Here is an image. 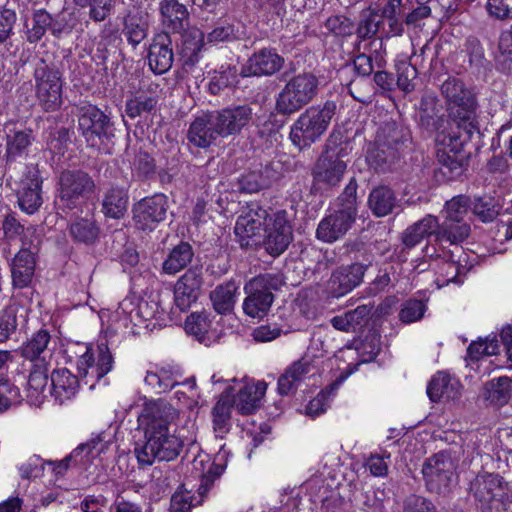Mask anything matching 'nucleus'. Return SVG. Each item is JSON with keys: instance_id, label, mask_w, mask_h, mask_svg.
Returning <instances> with one entry per match:
<instances>
[{"instance_id": "obj_57", "label": "nucleus", "mask_w": 512, "mask_h": 512, "mask_svg": "<svg viewBox=\"0 0 512 512\" xmlns=\"http://www.w3.org/2000/svg\"><path fill=\"white\" fill-rule=\"evenodd\" d=\"M48 366L47 359L41 358L37 362H32L30 374L28 377V385L35 391H41L48 382Z\"/></svg>"}, {"instance_id": "obj_55", "label": "nucleus", "mask_w": 512, "mask_h": 512, "mask_svg": "<svg viewBox=\"0 0 512 512\" xmlns=\"http://www.w3.org/2000/svg\"><path fill=\"white\" fill-rule=\"evenodd\" d=\"M427 310L426 303L418 299H408L402 304L399 319L403 323H413L423 318Z\"/></svg>"}, {"instance_id": "obj_32", "label": "nucleus", "mask_w": 512, "mask_h": 512, "mask_svg": "<svg viewBox=\"0 0 512 512\" xmlns=\"http://www.w3.org/2000/svg\"><path fill=\"white\" fill-rule=\"evenodd\" d=\"M482 395L490 406L501 408L507 405L512 396V378L500 376L487 381Z\"/></svg>"}, {"instance_id": "obj_21", "label": "nucleus", "mask_w": 512, "mask_h": 512, "mask_svg": "<svg viewBox=\"0 0 512 512\" xmlns=\"http://www.w3.org/2000/svg\"><path fill=\"white\" fill-rule=\"evenodd\" d=\"M284 65V58L274 49L262 48L254 52L242 70L243 76H271Z\"/></svg>"}, {"instance_id": "obj_42", "label": "nucleus", "mask_w": 512, "mask_h": 512, "mask_svg": "<svg viewBox=\"0 0 512 512\" xmlns=\"http://www.w3.org/2000/svg\"><path fill=\"white\" fill-rule=\"evenodd\" d=\"M399 158L391 148L382 146L376 140L369 144L366 161L370 168L376 172L389 171Z\"/></svg>"}, {"instance_id": "obj_27", "label": "nucleus", "mask_w": 512, "mask_h": 512, "mask_svg": "<svg viewBox=\"0 0 512 512\" xmlns=\"http://www.w3.org/2000/svg\"><path fill=\"white\" fill-rule=\"evenodd\" d=\"M149 14L138 10L134 13L129 12L123 19L122 34L128 44L136 49L137 46L147 38L149 33Z\"/></svg>"}, {"instance_id": "obj_15", "label": "nucleus", "mask_w": 512, "mask_h": 512, "mask_svg": "<svg viewBox=\"0 0 512 512\" xmlns=\"http://www.w3.org/2000/svg\"><path fill=\"white\" fill-rule=\"evenodd\" d=\"M270 222L264 229V235H261L260 245L268 254L277 257L288 248L293 239V231L284 210L276 212Z\"/></svg>"}, {"instance_id": "obj_33", "label": "nucleus", "mask_w": 512, "mask_h": 512, "mask_svg": "<svg viewBox=\"0 0 512 512\" xmlns=\"http://www.w3.org/2000/svg\"><path fill=\"white\" fill-rule=\"evenodd\" d=\"M80 383L78 376L66 368L54 370L51 374L52 394L61 404L76 395Z\"/></svg>"}, {"instance_id": "obj_41", "label": "nucleus", "mask_w": 512, "mask_h": 512, "mask_svg": "<svg viewBox=\"0 0 512 512\" xmlns=\"http://www.w3.org/2000/svg\"><path fill=\"white\" fill-rule=\"evenodd\" d=\"M69 233L75 242L91 246L99 241L101 229L94 217L77 218L70 224Z\"/></svg>"}, {"instance_id": "obj_23", "label": "nucleus", "mask_w": 512, "mask_h": 512, "mask_svg": "<svg viewBox=\"0 0 512 512\" xmlns=\"http://www.w3.org/2000/svg\"><path fill=\"white\" fill-rule=\"evenodd\" d=\"M35 266V253L28 248H21L10 264L12 286L16 289L28 287L32 282Z\"/></svg>"}, {"instance_id": "obj_47", "label": "nucleus", "mask_w": 512, "mask_h": 512, "mask_svg": "<svg viewBox=\"0 0 512 512\" xmlns=\"http://www.w3.org/2000/svg\"><path fill=\"white\" fill-rule=\"evenodd\" d=\"M51 14L45 9H34L31 17V25H27L26 40L30 44L38 43L49 30Z\"/></svg>"}, {"instance_id": "obj_4", "label": "nucleus", "mask_w": 512, "mask_h": 512, "mask_svg": "<svg viewBox=\"0 0 512 512\" xmlns=\"http://www.w3.org/2000/svg\"><path fill=\"white\" fill-rule=\"evenodd\" d=\"M284 284V277L279 273L260 274L250 279L244 287V313L252 318L266 316L275 299L274 291L280 290Z\"/></svg>"}, {"instance_id": "obj_25", "label": "nucleus", "mask_w": 512, "mask_h": 512, "mask_svg": "<svg viewBox=\"0 0 512 512\" xmlns=\"http://www.w3.org/2000/svg\"><path fill=\"white\" fill-rule=\"evenodd\" d=\"M440 111L437 96L431 92H425L417 106L418 124L428 132L440 130L445 121L444 116L440 115Z\"/></svg>"}, {"instance_id": "obj_20", "label": "nucleus", "mask_w": 512, "mask_h": 512, "mask_svg": "<svg viewBox=\"0 0 512 512\" xmlns=\"http://www.w3.org/2000/svg\"><path fill=\"white\" fill-rule=\"evenodd\" d=\"M42 179L36 168L29 169L20 182L17 192L18 204L22 211L33 214L43 203L41 194Z\"/></svg>"}, {"instance_id": "obj_22", "label": "nucleus", "mask_w": 512, "mask_h": 512, "mask_svg": "<svg viewBox=\"0 0 512 512\" xmlns=\"http://www.w3.org/2000/svg\"><path fill=\"white\" fill-rule=\"evenodd\" d=\"M366 268L367 266L360 263L337 268L329 280L332 295L339 298L352 291L362 282Z\"/></svg>"}, {"instance_id": "obj_12", "label": "nucleus", "mask_w": 512, "mask_h": 512, "mask_svg": "<svg viewBox=\"0 0 512 512\" xmlns=\"http://www.w3.org/2000/svg\"><path fill=\"white\" fill-rule=\"evenodd\" d=\"M470 492L484 512L498 511L506 495V484L498 474L480 473L471 481Z\"/></svg>"}, {"instance_id": "obj_6", "label": "nucleus", "mask_w": 512, "mask_h": 512, "mask_svg": "<svg viewBox=\"0 0 512 512\" xmlns=\"http://www.w3.org/2000/svg\"><path fill=\"white\" fill-rule=\"evenodd\" d=\"M78 129L86 142L95 146L98 141H110L115 136V125L110 113L96 105L85 104L77 108Z\"/></svg>"}, {"instance_id": "obj_8", "label": "nucleus", "mask_w": 512, "mask_h": 512, "mask_svg": "<svg viewBox=\"0 0 512 512\" xmlns=\"http://www.w3.org/2000/svg\"><path fill=\"white\" fill-rule=\"evenodd\" d=\"M268 211L259 203L252 202L247 205L242 214L238 217L234 232L243 249L257 248L261 243L262 231L269 226Z\"/></svg>"}, {"instance_id": "obj_37", "label": "nucleus", "mask_w": 512, "mask_h": 512, "mask_svg": "<svg viewBox=\"0 0 512 512\" xmlns=\"http://www.w3.org/2000/svg\"><path fill=\"white\" fill-rule=\"evenodd\" d=\"M411 136L407 128L396 123H386L377 132L376 141L382 146L393 149L396 156L400 157V151L410 141Z\"/></svg>"}, {"instance_id": "obj_44", "label": "nucleus", "mask_w": 512, "mask_h": 512, "mask_svg": "<svg viewBox=\"0 0 512 512\" xmlns=\"http://www.w3.org/2000/svg\"><path fill=\"white\" fill-rule=\"evenodd\" d=\"M50 340V333L45 329H40L21 346L20 355L31 362H37L41 358L46 359Z\"/></svg>"}, {"instance_id": "obj_3", "label": "nucleus", "mask_w": 512, "mask_h": 512, "mask_svg": "<svg viewBox=\"0 0 512 512\" xmlns=\"http://www.w3.org/2000/svg\"><path fill=\"white\" fill-rule=\"evenodd\" d=\"M335 113L334 101L307 108L291 126L289 138L293 145L303 149L318 141L326 132Z\"/></svg>"}, {"instance_id": "obj_54", "label": "nucleus", "mask_w": 512, "mask_h": 512, "mask_svg": "<svg viewBox=\"0 0 512 512\" xmlns=\"http://www.w3.org/2000/svg\"><path fill=\"white\" fill-rule=\"evenodd\" d=\"M210 328V321L206 312L192 313L185 321V330L194 335L199 341H203Z\"/></svg>"}, {"instance_id": "obj_17", "label": "nucleus", "mask_w": 512, "mask_h": 512, "mask_svg": "<svg viewBox=\"0 0 512 512\" xmlns=\"http://www.w3.org/2000/svg\"><path fill=\"white\" fill-rule=\"evenodd\" d=\"M221 132V138L239 134L253 119V110L250 105H233L221 110L213 111Z\"/></svg>"}, {"instance_id": "obj_56", "label": "nucleus", "mask_w": 512, "mask_h": 512, "mask_svg": "<svg viewBox=\"0 0 512 512\" xmlns=\"http://www.w3.org/2000/svg\"><path fill=\"white\" fill-rule=\"evenodd\" d=\"M471 205V200L466 195H458L447 201L445 204V218L464 221V217Z\"/></svg>"}, {"instance_id": "obj_58", "label": "nucleus", "mask_w": 512, "mask_h": 512, "mask_svg": "<svg viewBox=\"0 0 512 512\" xmlns=\"http://www.w3.org/2000/svg\"><path fill=\"white\" fill-rule=\"evenodd\" d=\"M145 384L157 394L165 393L175 386V381L166 371L155 373L148 371L145 376Z\"/></svg>"}, {"instance_id": "obj_29", "label": "nucleus", "mask_w": 512, "mask_h": 512, "mask_svg": "<svg viewBox=\"0 0 512 512\" xmlns=\"http://www.w3.org/2000/svg\"><path fill=\"white\" fill-rule=\"evenodd\" d=\"M437 170L435 177L438 181L446 182L458 179L466 170V157L464 154H448L436 150Z\"/></svg>"}, {"instance_id": "obj_53", "label": "nucleus", "mask_w": 512, "mask_h": 512, "mask_svg": "<svg viewBox=\"0 0 512 512\" xmlns=\"http://www.w3.org/2000/svg\"><path fill=\"white\" fill-rule=\"evenodd\" d=\"M472 210L482 222H491L499 214V206L495 199L488 196L475 198Z\"/></svg>"}, {"instance_id": "obj_30", "label": "nucleus", "mask_w": 512, "mask_h": 512, "mask_svg": "<svg viewBox=\"0 0 512 512\" xmlns=\"http://www.w3.org/2000/svg\"><path fill=\"white\" fill-rule=\"evenodd\" d=\"M312 370L311 362L301 358L288 366L284 373L280 375L277 384V391L281 396H287L294 393L297 386Z\"/></svg>"}, {"instance_id": "obj_60", "label": "nucleus", "mask_w": 512, "mask_h": 512, "mask_svg": "<svg viewBox=\"0 0 512 512\" xmlns=\"http://www.w3.org/2000/svg\"><path fill=\"white\" fill-rule=\"evenodd\" d=\"M206 42L218 44L221 42H231L238 38L237 30L231 23L223 22L215 26L206 36Z\"/></svg>"}, {"instance_id": "obj_36", "label": "nucleus", "mask_w": 512, "mask_h": 512, "mask_svg": "<svg viewBox=\"0 0 512 512\" xmlns=\"http://www.w3.org/2000/svg\"><path fill=\"white\" fill-rule=\"evenodd\" d=\"M367 203L374 216L385 217L397 205L396 193L389 186H376L370 191Z\"/></svg>"}, {"instance_id": "obj_43", "label": "nucleus", "mask_w": 512, "mask_h": 512, "mask_svg": "<svg viewBox=\"0 0 512 512\" xmlns=\"http://www.w3.org/2000/svg\"><path fill=\"white\" fill-rule=\"evenodd\" d=\"M128 196L124 189L109 188L102 200V212L106 217L120 219L127 211Z\"/></svg>"}, {"instance_id": "obj_35", "label": "nucleus", "mask_w": 512, "mask_h": 512, "mask_svg": "<svg viewBox=\"0 0 512 512\" xmlns=\"http://www.w3.org/2000/svg\"><path fill=\"white\" fill-rule=\"evenodd\" d=\"M181 56L184 66L193 67L200 58L201 52L205 47L206 38L204 33L197 28L184 30L182 33Z\"/></svg>"}, {"instance_id": "obj_46", "label": "nucleus", "mask_w": 512, "mask_h": 512, "mask_svg": "<svg viewBox=\"0 0 512 512\" xmlns=\"http://www.w3.org/2000/svg\"><path fill=\"white\" fill-rule=\"evenodd\" d=\"M252 121L255 135L270 143L277 140V135L283 127V122L273 113L256 116Z\"/></svg>"}, {"instance_id": "obj_40", "label": "nucleus", "mask_w": 512, "mask_h": 512, "mask_svg": "<svg viewBox=\"0 0 512 512\" xmlns=\"http://www.w3.org/2000/svg\"><path fill=\"white\" fill-rule=\"evenodd\" d=\"M459 383L452 382L445 372H438L432 377L427 386V395L432 402L455 399L459 396Z\"/></svg>"}, {"instance_id": "obj_51", "label": "nucleus", "mask_w": 512, "mask_h": 512, "mask_svg": "<svg viewBox=\"0 0 512 512\" xmlns=\"http://www.w3.org/2000/svg\"><path fill=\"white\" fill-rule=\"evenodd\" d=\"M468 58L470 68L474 71L480 72L488 64L485 58L484 49L480 41L476 37H469L466 39L464 48L462 50Z\"/></svg>"}, {"instance_id": "obj_45", "label": "nucleus", "mask_w": 512, "mask_h": 512, "mask_svg": "<svg viewBox=\"0 0 512 512\" xmlns=\"http://www.w3.org/2000/svg\"><path fill=\"white\" fill-rule=\"evenodd\" d=\"M33 136L31 131L27 130H10L6 135V153L5 159L7 163H12L20 157L30 146Z\"/></svg>"}, {"instance_id": "obj_48", "label": "nucleus", "mask_w": 512, "mask_h": 512, "mask_svg": "<svg viewBox=\"0 0 512 512\" xmlns=\"http://www.w3.org/2000/svg\"><path fill=\"white\" fill-rule=\"evenodd\" d=\"M98 348V360L96 363L94 361L93 364L89 366L87 373V379L90 380V383L88 384L90 388H93L95 384L112 369L113 366V357L107 345L101 344Z\"/></svg>"}, {"instance_id": "obj_24", "label": "nucleus", "mask_w": 512, "mask_h": 512, "mask_svg": "<svg viewBox=\"0 0 512 512\" xmlns=\"http://www.w3.org/2000/svg\"><path fill=\"white\" fill-rule=\"evenodd\" d=\"M159 12L164 27L174 34L182 33L189 26L190 13L179 0H161Z\"/></svg>"}, {"instance_id": "obj_2", "label": "nucleus", "mask_w": 512, "mask_h": 512, "mask_svg": "<svg viewBox=\"0 0 512 512\" xmlns=\"http://www.w3.org/2000/svg\"><path fill=\"white\" fill-rule=\"evenodd\" d=\"M285 85L275 99L274 109L278 115L289 117L308 105L319 90L318 78L310 72H303L288 78L284 71L280 77Z\"/></svg>"}, {"instance_id": "obj_26", "label": "nucleus", "mask_w": 512, "mask_h": 512, "mask_svg": "<svg viewBox=\"0 0 512 512\" xmlns=\"http://www.w3.org/2000/svg\"><path fill=\"white\" fill-rule=\"evenodd\" d=\"M443 258L446 260L442 263L441 273L445 277V281L459 283L460 276L466 273L472 267L469 261V255L464 251L463 247H456L453 250L443 251Z\"/></svg>"}, {"instance_id": "obj_50", "label": "nucleus", "mask_w": 512, "mask_h": 512, "mask_svg": "<svg viewBox=\"0 0 512 512\" xmlns=\"http://www.w3.org/2000/svg\"><path fill=\"white\" fill-rule=\"evenodd\" d=\"M19 309L16 303H10L0 311V342H6L16 332Z\"/></svg>"}, {"instance_id": "obj_59", "label": "nucleus", "mask_w": 512, "mask_h": 512, "mask_svg": "<svg viewBox=\"0 0 512 512\" xmlns=\"http://www.w3.org/2000/svg\"><path fill=\"white\" fill-rule=\"evenodd\" d=\"M17 13L7 6H0V44L6 43L14 35Z\"/></svg>"}, {"instance_id": "obj_9", "label": "nucleus", "mask_w": 512, "mask_h": 512, "mask_svg": "<svg viewBox=\"0 0 512 512\" xmlns=\"http://www.w3.org/2000/svg\"><path fill=\"white\" fill-rule=\"evenodd\" d=\"M341 139V134H331L326 147L327 150L318 158L313 169V188L329 189L335 187L341 181L346 170V163L339 158V154L331 153V145H336Z\"/></svg>"}, {"instance_id": "obj_1", "label": "nucleus", "mask_w": 512, "mask_h": 512, "mask_svg": "<svg viewBox=\"0 0 512 512\" xmlns=\"http://www.w3.org/2000/svg\"><path fill=\"white\" fill-rule=\"evenodd\" d=\"M176 418L175 409L162 400L144 404L138 417L143 440L136 443L134 453L140 465L150 466L157 461H174L183 450V440L171 430Z\"/></svg>"}, {"instance_id": "obj_14", "label": "nucleus", "mask_w": 512, "mask_h": 512, "mask_svg": "<svg viewBox=\"0 0 512 512\" xmlns=\"http://www.w3.org/2000/svg\"><path fill=\"white\" fill-rule=\"evenodd\" d=\"M358 210L348 205L337 207L327 214L318 224L316 237L326 243L342 238L356 221Z\"/></svg>"}, {"instance_id": "obj_7", "label": "nucleus", "mask_w": 512, "mask_h": 512, "mask_svg": "<svg viewBox=\"0 0 512 512\" xmlns=\"http://www.w3.org/2000/svg\"><path fill=\"white\" fill-rule=\"evenodd\" d=\"M35 93L45 111H56L62 105L61 73L40 59L34 69Z\"/></svg>"}, {"instance_id": "obj_34", "label": "nucleus", "mask_w": 512, "mask_h": 512, "mask_svg": "<svg viewBox=\"0 0 512 512\" xmlns=\"http://www.w3.org/2000/svg\"><path fill=\"white\" fill-rule=\"evenodd\" d=\"M471 232L470 225L465 221L444 219L439 222V230L437 233V244L443 249L444 244L461 247L460 244L466 240Z\"/></svg>"}, {"instance_id": "obj_10", "label": "nucleus", "mask_w": 512, "mask_h": 512, "mask_svg": "<svg viewBox=\"0 0 512 512\" xmlns=\"http://www.w3.org/2000/svg\"><path fill=\"white\" fill-rule=\"evenodd\" d=\"M440 90L452 119H476V99L459 78L448 77Z\"/></svg>"}, {"instance_id": "obj_62", "label": "nucleus", "mask_w": 512, "mask_h": 512, "mask_svg": "<svg viewBox=\"0 0 512 512\" xmlns=\"http://www.w3.org/2000/svg\"><path fill=\"white\" fill-rule=\"evenodd\" d=\"M325 28L336 36H349L354 31V25L349 18L342 15L329 17L325 22Z\"/></svg>"}, {"instance_id": "obj_31", "label": "nucleus", "mask_w": 512, "mask_h": 512, "mask_svg": "<svg viewBox=\"0 0 512 512\" xmlns=\"http://www.w3.org/2000/svg\"><path fill=\"white\" fill-rule=\"evenodd\" d=\"M276 171L272 164L265 165L262 169L243 173L237 179V187L240 192L256 193L267 188L276 179Z\"/></svg>"}, {"instance_id": "obj_52", "label": "nucleus", "mask_w": 512, "mask_h": 512, "mask_svg": "<svg viewBox=\"0 0 512 512\" xmlns=\"http://www.w3.org/2000/svg\"><path fill=\"white\" fill-rule=\"evenodd\" d=\"M158 99L155 96L139 95L126 101V115L132 119L155 110Z\"/></svg>"}, {"instance_id": "obj_63", "label": "nucleus", "mask_w": 512, "mask_h": 512, "mask_svg": "<svg viewBox=\"0 0 512 512\" xmlns=\"http://www.w3.org/2000/svg\"><path fill=\"white\" fill-rule=\"evenodd\" d=\"M133 167L141 178H148L155 173L156 164L152 156L146 151L140 150L134 158Z\"/></svg>"}, {"instance_id": "obj_5", "label": "nucleus", "mask_w": 512, "mask_h": 512, "mask_svg": "<svg viewBox=\"0 0 512 512\" xmlns=\"http://www.w3.org/2000/svg\"><path fill=\"white\" fill-rule=\"evenodd\" d=\"M96 190V182L88 172L66 169L59 175L57 203L63 210H74L87 202Z\"/></svg>"}, {"instance_id": "obj_16", "label": "nucleus", "mask_w": 512, "mask_h": 512, "mask_svg": "<svg viewBox=\"0 0 512 512\" xmlns=\"http://www.w3.org/2000/svg\"><path fill=\"white\" fill-rule=\"evenodd\" d=\"M455 129L450 132L442 131L436 136L437 150L445 151L448 154H464L463 148L475 133H479L476 119H452Z\"/></svg>"}, {"instance_id": "obj_13", "label": "nucleus", "mask_w": 512, "mask_h": 512, "mask_svg": "<svg viewBox=\"0 0 512 512\" xmlns=\"http://www.w3.org/2000/svg\"><path fill=\"white\" fill-rule=\"evenodd\" d=\"M168 208V198L162 193L141 199L132 209L135 227L144 232L153 231L166 219Z\"/></svg>"}, {"instance_id": "obj_64", "label": "nucleus", "mask_w": 512, "mask_h": 512, "mask_svg": "<svg viewBox=\"0 0 512 512\" xmlns=\"http://www.w3.org/2000/svg\"><path fill=\"white\" fill-rule=\"evenodd\" d=\"M403 512H436V509L430 500L411 494L404 500Z\"/></svg>"}, {"instance_id": "obj_28", "label": "nucleus", "mask_w": 512, "mask_h": 512, "mask_svg": "<svg viewBox=\"0 0 512 512\" xmlns=\"http://www.w3.org/2000/svg\"><path fill=\"white\" fill-rule=\"evenodd\" d=\"M266 389L267 384L263 381L244 385L236 395L232 394L234 407L243 415L254 413L260 407Z\"/></svg>"}, {"instance_id": "obj_11", "label": "nucleus", "mask_w": 512, "mask_h": 512, "mask_svg": "<svg viewBox=\"0 0 512 512\" xmlns=\"http://www.w3.org/2000/svg\"><path fill=\"white\" fill-rule=\"evenodd\" d=\"M455 469L454 460L445 452L429 457L422 467L428 490L437 494L448 492L454 479Z\"/></svg>"}, {"instance_id": "obj_18", "label": "nucleus", "mask_w": 512, "mask_h": 512, "mask_svg": "<svg viewBox=\"0 0 512 512\" xmlns=\"http://www.w3.org/2000/svg\"><path fill=\"white\" fill-rule=\"evenodd\" d=\"M221 138V132L212 112L197 116L187 131V140L197 148L207 149Z\"/></svg>"}, {"instance_id": "obj_39", "label": "nucleus", "mask_w": 512, "mask_h": 512, "mask_svg": "<svg viewBox=\"0 0 512 512\" xmlns=\"http://www.w3.org/2000/svg\"><path fill=\"white\" fill-rule=\"evenodd\" d=\"M194 250L191 244L181 241L174 246L162 263V272L174 275L186 268L193 260Z\"/></svg>"}, {"instance_id": "obj_61", "label": "nucleus", "mask_w": 512, "mask_h": 512, "mask_svg": "<svg viewBox=\"0 0 512 512\" xmlns=\"http://www.w3.org/2000/svg\"><path fill=\"white\" fill-rule=\"evenodd\" d=\"M19 398L18 387L7 379H0V413L9 409L12 404L19 402Z\"/></svg>"}, {"instance_id": "obj_19", "label": "nucleus", "mask_w": 512, "mask_h": 512, "mask_svg": "<svg viewBox=\"0 0 512 512\" xmlns=\"http://www.w3.org/2000/svg\"><path fill=\"white\" fill-rule=\"evenodd\" d=\"M150 70L156 75L168 72L174 61L172 39L167 32L156 34L148 48L147 55Z\"/></svg>"}, {"instance_id": "obj_49", "label": "nucleus", "mask_w": 512, "mask_h": 512, "mask_svg": "<svg viewBox=\"0 0 512 512\" xmlns=\"http://www.w3.org/2000/svg\"><path fill=\"white\" fill-rule=\"evenodd\" d=\"M98 442L93 439L87 443L80 444L77 448H75L68 456H66L64 459L60 461H46L45 463L53 467V472L57 476H63L65 472L70 468L71 462L74 461L75 463L78 462L77 458L86 451V458H89L90 455H92L93 449L96 448V445Z\"/></svg>"}, {"instance_id": "obj_38", "label": "nucleus", "mask_w": 512, "mask_h": 512, "mask_svg": "<svg viewBox=\"0 0 512 512\" xmlns=\"http://www.w3.org/2000/svg\"><path fill=\"white\" fill-rule=\"evenodd\" d=\"M239 285L235 280H229L219 284L210 293V300L214 310L222 315L229 314L233 311Z\"/></svg>"}]
</instances>
